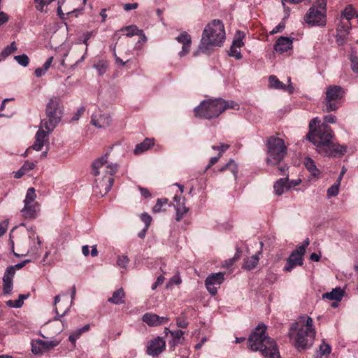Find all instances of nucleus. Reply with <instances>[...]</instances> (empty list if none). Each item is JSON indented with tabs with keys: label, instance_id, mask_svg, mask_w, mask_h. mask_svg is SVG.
Returning a JSON list of instances; mask_svg holds the SVG:
<instances>
[{
	"label": "nucleus",
	"instance_id": "f257e3e1",
	"mask_svg": "<svg viewBox=\"0 0 358 358\" xmlns=\"http://www.w3.org/2000/svg\"><path fill=\"white\" fill-rule=\"evenodd\" d=\"M62 115L63 106L60 97H51L45 107L46 119L41 120V129L36 134L35 143L32 146L26 150L25 152L22 155H24V157L31 155L34 150H41L44 146V143L46 141V137L59 123Z\"/></svg>",
	"mask_w": 358,
	"mask_h": 358
},
{
	"label": "nucleus",
	"instance_id": "f03ea898",
	"mask_svg": "<svg viewBox=\"0 0 358 358\" xmlns=\"http://www.w3.org/2000/svg\"><path fill=\"white\" fill-rule=\"evenodd\" d=\"M117 169V164L109 162L106 158H96L92 162V173L94 176L103 174L102 178L96 179L93 187L94 193L96 196L103 197L110 190L114 181L113 176Z\"/></svg>",
	"mask_w": 358,
	"mask_h": 358
},
{
	"label": "nucleus",
	"instance_id": "7ed1b4c3",
	"mask_svg": "<svg viewBox=\"0 0 358 358\" xmlns=\"http://www.w3.org/2000/svg\"><path fill=\"white\" fill-rule=\"evenodd\" d=\"M313 325V320L308 316H301L299 322L292 324L289 336L294 338V345L298 350H306L313 345L315 336Z\"/></svg>",
	"mask_w": 358,
	"mask_h": 358
},
{
	"label": "nucleus",
	"instance_id": "20e7f679",
	"mask_svg": "<svg viewBox=\"0 0 358 358\" xmlns=\"http://www.w3.org/2000/svg\"><path fill=\"white\" fill-rule=\"evenodd\" d=\"M266 326L259 324L248 338V348L260 351L265 358H280L275 341L266 335Z\"/></svg>",
	"mask_w": 358,
	"mask_h": 358
},
{
	"label": "nucleus",
	"instance_id": "39448f33",
	"mask_svg": "<svg viewBox=\"0 0 358 358\" xmlns=\"http://www.w3.org/2000/svg\"><path fill=\"white\" fill-rule=\"evenodd\" d=\"M225 39V31L222 22L220 20H213L208 23L202 34L198 52L208 53L213 47H220Z\"/></svg>",
	"mask_w": 358,
	"mask_h": 358
},
{
	"label": "nucleus",
	"instance_id": "423d86ee",
	"mask_svg": "<svg viewBox=\"0 0 358 358\" xmlns=\"http://www.w3.org/2000/svg\"><path fill=\"white\" fill-rule=\"evenodd\" d=\"M228 108L239 109L238 103L234 101H225L222 99L203 101L194 108L195 115L203 119H211L218 117Z\"/></svg>",
	"mask_w": 358,
	"mask_h": 358
},
{
	"label": "nucleus",
	"instance_id": "0eeeda50",
	"mask_svg": "<svg viewBox=\"0 0 358 358\" xmlns=\"http://www.w3.org/2000/svg\"><path fill=\"white\" fill-rule=\"evenodd\" d=\"M334 137L331 128L325 123L317 126L313 131H309L306 135L307 139L312 142L317 148L318 153L322 154L323 150Z\"/></svg>",
	"mask_w": 358,
	"mask_h": 358
},
{
	"label": "nucleus",
	"instance_id": "6e6552de",
	"mask_svg": "<svg viewBox=\"0 0 358 358\" xmlns=\"http://www.w3.org/2000/svg\"><path fill=\"white\" fill-rule=\"evenodd\" d=\"M344 90L339 85H330L325 92V96L322 101L324 104L323 111L329 113L336 110L341 104V101L344 96Z\"/></svg>",
	"mask_w": 358,
	"mask_h": 358
},
{
	"label": "nucleus",
	"instance_id": "1a4fd4ad",
	"mask_svg": "<svg viewBox=\"0 0 358 358\" xmlns=\"http://www.w3.org/2000/svg\"><path fill=\"white\" fill-rule=\"evenodd\" d=\"M327 0H317L306 14L305 20L311 25L324 26L326 24Z\"/></svg>",
	"mask_w": 358,
	"mask_h": 358
},
{
	"label": "nucleus",
	"instance_id": "9d476101",
	"mask_svg": "<svg viewBox=\"0 0 358 358\" xmlns=\"http://www.w3.org/2000/svg\"><path fill=\"white\" fill-rule=\"evenodd\" d=\"M268 152L270 155L278 157H285L287 155V148L283 139L272 136H270L266 142Z\"/></svg>",
	"mask_w": 358,
	"mask_h": 358
},
{
	"label": "nucleus",
	"instance_id": "9b49d317",
	"mask_svg": "<svg viewBox=\"0 0 358 358\" xmlns=\"http://www.w3.org/2000/svg\"><path fill=\"white\" fill-rule=\"evenodd\" d=\"M224 273L218 272L210 274L205 280V285L208 292L212 295H216L217 289L224 280Z\"/></svg>",
	"mask_w": 358,
	"mask_h": 358
},
{
	"label": "nucleus",
	"instance_id": "f8f14e48",
	"mask_svg": "<svg viewBox=\"0 0 358 358\" xmlns=\"http://www.w3.org/2000/svg\"><path fill=\"white\" fill-rule=\"evenodd\" d=\"M303 250L302 247H297L295 250L292 252L284 267L285 271L290 272L295 266L303 265V256L305 254L303 252Z\"/></svg>",
	"mask_w": 358,
	"mask_h": 358
},
{
	"label": "nucleus",
	"instance_id": "ddd939ff",
	"mask_svg": "<svg viewBox=\"0 0 358 358\" xmlns=\"http://www.w3.org/2000/svg\"><path fill=\"white\" fill-rule=\"evenodd\" d=\"M59 341H45L43 340H33L31 341V351L35 355L42 354L58 345Z\"/></svg>",
	"mask_w": 358,
	"mask_h": 358
},
{
	"label": "nucleus",
	"instance_id": "4468645a",
	"mask_svg": "<svg viewBox=\"0 0 358 358\" xmlns=\"http://www.w3.org/2000/svg\"><path fill=\"white\" fill-rule=\"evenodd\" d=\"M166 342L159 336L151 340L147 346V353L152 357H157L165 349Z\"/></svg>",
	"mask_w": 358,
	"mask_h": 358
},
{
	"label": "nucleus",
	"instance_id": "2eb2a0df",
	"mask_svg": "<svg viewBox=\"0 0 358 358\" xmlns=\"http://www.w3.org/2000/svg\"><path fill=\"white\" fill-rule=\"evenodd\" d=\"M351 29V23L350 22H341L336 29V41L339 45L345 43L347 36Z\"/></svg>",
	"mask_w": 358,
	"mask_h": 358
},
{
	"label": "nucleus",
	"instance_id": "dca6fc26",
	"mask_svg": "<svg viewBox=\"0 0 358 358\" xmlns=\"http://www.w3.org/2000/svg\"><path fill=\"white\" fill-rule=\"evenodd\" d=\"M59 302L60 295H57L54 301L55 311L57 314L55 320H59L61 317L64 316L69 310L71 304L68 300L63 301L61 304L58 305Z\"/></svg>",
	"mask_w": 358,
	"mask_h": 358
},
{
	"label": "nucleus",
	"instance_id": "f3484780",
	"mask_svg": "<svg viewBox=\"0 0 358 358\" xmlns=\"http://www.w3.org/2000/svg\"><path fill=\"white\" fill-rule=\"evenodd\" d=\"M176 41L182 45V50L179 53L180 56L182 57L187 55L189 52L192 43L190 35L186 31H182L176 37Z\"/></svg>",
	"mask_w": 358,
	"mask_h": 358
},
{
	"label": "nucleus",
	"instance_id": "a211bd4d",
	"mask_svg": "<svg viewBox=\"0 0 358 358\" xmlns=\"http://www.w3.org/2000/svg\"><path fill=\"white\" fill-rule=\"evenodd\" d=\"M110 117L108 114H93L91 123L98 128H106L110 124Z\"/></svg>",
	"mask_w": 358,
	"mask_h": 358
},
{
	"label": "nucleus",
	"instance_id": "6ab92c4d",
	"mask_svg": "<svg viewBox=\"0 0 358 358\" xmlns=\"http://www.w3.org/2000/svg\"><path fill=\"white\" fill-rule=\"evenodd\" d=\"M292 48V40L289 37L280 36L274 44L275 51L283 53Z\"/></svg>",
	"mask_w": 358,
	"mask_h": 358
},
{
	"label": "nucleus",
	"instance_id": "aec40b11",
	"mask_svg": "<svg viewBox=\"0 0 358 358\" xmlns=\"http://www.w3.org/2000/svg\"><path fill=\"white\" fill-rule=\"evenodd\" d=\"M142 320L149 326H158L166 323L168 318L165 317H159V315L153 313H145Z\"/></svg>",
	"mask_w": 358,
	"mask_h": 358
},
{
	"label": "nucleus",
	"instance_id": "412c9836",
	"mask_svg": "<svg viewBox=\"0 0 358 358\" xmlns=\"http://www.w3.org/2000/svg\"><path fill=\"white\" fill-rule=\"evenodd\" d=\"M347 152V147L343 145H340L338 143H334L331 141L328 143V146L325 147V148L322 151V154L324 152L327 155H344Z\"/></svg>",
	"mask_w": 358,
	"mask_h": 358
},
{
	"label": "nucleus",
	"instance_id": "4be33fe9",
	"mask_svg": "<svg viewBox=\"0 0 358 358\" xmlns=\"http://www.w3.org/2000/svg\"><path fill=\"white\" fill-rule=\"evenodd\" d=\"M155 144L154 138H146L142 143L136 145L134 150L135 155H142L144 152L150 149Z\"/></svg>",
	"mask_w": 358,
	"mask_h": 358
},
{
	"label": "nucleus",
	"instance_id": "5701e85b",
	"mask_svg": "<svg viewBox=\"0 0 358 358\" xmlns=\"http://www.w3.org/2000/svg\"><path fill=\"white\" fill-rule=\"evenodd\" d=\"M243 44L244 43L241 37L234 39L229 51V55L230 57H235L236 59H241L242 55L241 53L240 48L243 45Z\"/></svg>",
	"mask_w": 358,
	"mask_h": 358
},
{
	"label": "nucleus",
	"instance_id": "b1692460",
	"mask_svg": "<svg viewBox=\"0 0 358 358\" xmlns=\"http://www.w3.org/2000/svg\"><path fill=\"white\" fill-rule=\"evenodd\" d=\"M38 210V205L37 203L24 204V208L21 212L22 215L26 218H35Z\"/></svg>",
	"mask_w": 358,
	"mask_h": 358
},
{
	"label": "nucleus",
	"instance_id": "393cba45",
	"mask_svg": "<svg viewBox=\"0 0 358 358\" xmlns=\"http://www.w3.org/2000/svg\"><path fill=\"white\" fill-rule=\"evenodd\" d=\"M343 294L344 292L341 287H336L333 289L331 292L323 294L322 298L340 301L343 298Z\"/></svg>",
	"mask_w": 358,
	"mask_h": 358
},
{
	"label": "nucleus",
	"instance_id": "a878e982",
	"mask_svg": "<svg viewBox=\"0 0 358 358\" xmlns=\"http://www.w3.org/2000/svg\"><path fill=\"white\" fill-rule=\"evenodd\" d=\"M36 166L35 162L31 161H27L22 165L20 170L15 173L14 177L15 178H20L24 175L29 173V171L32 170Z\"/></svg>",
	"mask_w": 358,
	"mask_h": 358
},
{
	"label": "nucleus",
	"instance_id": "bb28decb",
	"mask_svg": "<svg viewBox=\"0 0 358 358\" xmlns=\"http://www.w3.org/2000/svg\"><path fill=\"white\" fill-rule=\"evenodd\" d=\"M303 163L311 176L314 178H318L320 175V171L317 168L312 158H306Z\"/></svg>",
	"mask_w": 358,
	"mask_h": 358
},
{
	"label": "nucleus",
	"instance_id": "cd10ccee",
	"mask_svg": "<svg viewBox=\"0 0 358 358\" xmlns=\"http://www.w3.org/2000/svg\"><path fill=\"white\" fill-rule=\"evenodd\" d=\"M331 352V346L324 341L320 345L319 350L316 352L315 358H327Z\"/></svg>",
	"mask_w": 358,
	"mask_h": 358
},
{
	"label": "nucleus",
	"instance_id": "c85d7f7f",
	"mask_svg": "<svg viewBox=\"0 0 358 358\" xmlns=\"http://www.w3.org/2000/svg\"><path fill=\"white\" fill-rule=\"evenodd\" d=\"M124 297V292L123 289L120 288L116 291H115L113 294L112 297L108 299V301L115 303V304H122L124 303V301L123 298Z\"/></svg>",
	"mask_w": 358,
	"mask_h": 358
},
{
	"label": "nucleus",
	"instance_id": "c756f323",
	"mask_svg": "<svg viewBox=\"0 0 358 358\" xmlns=\"http://www.w3.org/2000/svg\"><path fill=\"white\" fill-rule=\"evenodd\" d=\"M288 180V178L286 177L285 178H280L279 179L274 185V189L275 192V194L277 195H281L284 192L285 189L287 188V182Z\"/></svg>",
	"mask_w": 358,
	"mask_h": 358
},
{
	"label": "nucleus",
	"instance_id": "7c9ffc66",
	"mask_svg": "<svg viewBox=\"0 0 358 358\" xmlns=\"http://www.w3.org/2000/svg\"><path fill=\"white\" fill-rule=\"evenodd\" d=\"M172 341H170V345L176 346L181 343L182 340H184L183 335L184 331L182 330L170 331Z\"/></svg>",
	"mask_w": 358,
	"mask_h": 358
},
{
	"label": "nucleus",
	"instance_id": "2f4dec72",
	"mask_svg": "<svg viewBox=\"0 0 358 358\" xmlns=\"http://www.w3.org/2000/svg\"><path fill=\"white\" fill-rule=\"evenodd\" d=\"M281 159L282 158H267V164L270 165H278V170L282 175H285L288 166L286 164H281Z\"/></svg>",
	"mask_w": 358,
	"mask_h": 358
},
{
	"label": "nucleus",
	"instance_id": "473e14b6",
	"mask_svg": "<svg viewBox=\"0 0 358 358\" xmlns=\"http://www.w3.org/2000/svg\"><path fill=\"white\" fill-rule=\"evenodd\" d=\"M89 329L90 324H86L83 327L76 329L75 331L70 334L69 337V341L75 345L76 340L80 336V335L84 332L88 331Z\"/></svg>",
	"mask_w": 358,
	"mask_h": 358
},
{
	"label": "nucleus",
	"instance_id": "72a5a7b5",
	"mask_svg": "<svg viewBox=\"0 0 358 358\" xmlns=\"http://www.w3.org/2000/svg\"><path fill=\"white\" fill-rule=\"evenodd\" d=\"M270 87L274 89H280L283 90H287V86L282 82H280L275 76H271L268 78Z\"/></svg>",
	"mask_w": 358,
	"mask_h": 358
},
{
	"label": "nucleus",
	"instance_id": "f704fd0d",
	"mask_svg": "<svg viewBox=\"0 0 358 358\" xmlns=\"http://www.w3.org/2000/svg\"><path fill=\"white\" fill-rule=\"evenodd\" d=\"M259 255L255 254L245 260L244 267L248 270L255 268L259 262Z\"/></svg>",
	"mask_w": 358,
	"mask_h": 358
},
{
	"label": "nucleus",
	"instance_id": "c9c22d12",
	"mask_svg": "<svg viewBox=\"0 0 358 358\" xmlns=\"http://www.w3.org/2000/svg\"><path fill=\"white\" fill-rule=\"evenodd\" d=\"M175 208H176V220L178 222L187 213L188 208L185 206V203L176 204L175 205Z\"/></svg>",
	"mask_w": 358,
	"mask_h": 358
},
{
	"label": "nucleus",
	"instance_id": "e433bc0d",
	"mask_svg": "<svg viewBox=\"0 0 358 358\" xmlns=\"http://www.w3.org/2000/svg\"><path fill=\"white\" fill-rule=\"evenodd\" d=\"M94 68L96 69L99 76L104 74L108 66V62L106 60H99L93 65Z\"/></svg>",
	"mask_w": 358,
	"mask_h": 358
},
{
	"label": "nucleus",
	"instance_id": "4c0bfd02",
	"mask_svg": "<svg viewBox=\"0 0 358 358\" xmlns=\"http://www.w3.org/2000/svg\"><path fill=\"white\" fill-rule=\"evenodd\" d=\"M225 170H229L236 178L238 169L234 160H230L225 166L218 169L219 171H224Z\"/></svg>",
	"mask_w": 358,
	"mask_h": 358
},
{
	"label": "nucleus",
	"instance_id": "58836bf2",
	"mask_svg": "<svg viewBox=\"0 0 358 358\" xmlns=\"http://www.w3.org/2000/svg\"><path fill=\"white\" fill-rule=\"evenodd\" d=\"M122 31H127L126 36L127 37H131L137 35L141 32V29H139L136 25H130L125 27L121 29Z\"/></svg>",
	"mask_w": 358,
	"mask_h": 358
},
{
	"label": "nucleus",
	"instance_id": "ea45409f",
	"mask_svg": "<svg viewBox=\"0 0 358 358\" xmlns=\"http://www.w3.org/2000/svg\"><path fill=\"white\" fill-rule=\"evenodd\" d=\"M36 198V194L35 192V189L34 187H29L26 194L25 199L24 200V203L27 205V203H34Z\"/></svg>",
	"mask_w": 358,
	"mask_h": 358
},
{
	"label": "nucleus",
	"instance_id": "a19ab883",
	"mask_svg": "<svg viewBox=\"0 0 358 358\" xmlns=\"http://www.w3.org/2000/svg\"><path fill=\"white\" fill-rule=\"evenodd\" d=\"M355 15L356 13L350 5L348 6L342 13V16L344 17L346 20L345 22H350V20H352Z\"/></svg>",
	"mask_w": 358,
	"mask_h": 358
},
{
	"label": "nucleus",
	"instance_id": "79ce46f5",
	"mask_svg": "<svg viewBox=\"0 0 358 358\" xmlns=\"http://www.w3.org/2000/svg\"><path fill=\"white\" fill-rule=\"evenodd\" d=\"M13 289V280L8 279V277L3 278V292L4 294H10Z\"/></svg>",
	"mask_w": 358,
	"mask_h": 358
},
{
	"label": "nucleus",
	"instance_id": "37998d69",
	"mask_svg": "<svg viewBox=\"0 0 358 358\" xmlns=\"http://www.w3.org/2000/svg\"><path fill=\"white\" fill-rule=\"evenodd\" d=\"M36 3V8L40 12L45 11V6L50 4L55 0H34Z\"/></svg>",
	"mask_w": 358,
	"mask_h": 358
},
{
	"label": "nucleus",
	"instance_id": "c03bdc74",
	"mask_svg": "<svg viewBox=\"0 0 358 358\" xmlns=\"http://www.w3.org/2000/svg\"><path fill=\"white\" fill-rule=\"evenodd\" d=\"M168 203V199L163 198V199H158L157 201L156 204L153 206L152 210L154 213H159L162 210V207L166 206Z\"/></svg>",
	"mask_w": 358,
	"mask_h": 358
},
{
	"label": "nucleus",
	"instance_id": "a18cd8bd",
	"mask_svg": "<svg viewBox=\"0 0 358 358\" xmlns=\"http://www.w3.org/2000/svg\"><path fill=\"white\" fill-rule=\"evenodd\" d=\"M17 50V46L15 42H12L10 45L6 46L3 48L1 52V56L3 57H6L12 54Z\"/></svg>",
	"mask_w": 358,
	"mask_h": 358
},
{
	"label": "nucleus",
	"instance_id": "49530a36",
	"mask_svg": "<svg viewBox=\"0 0 358 358\" xmlns=\"http://www.w3.org/2000/svg\"><path fill=\"white\" fill-rule=\"evenodd\" d=\"M339 182L334 183L333 185H331L328 189H327V196L329 197L336 196L338 195L339 192V187H340Z\"/></svg>",
	"mask_w": 358,
	"mask_h": 358
},
{
	"label": "nucleus",
	"instance_id": "de8ad7c7",
	"mask_svg": "<svg viewBox=\"0 0 358 358\" xmlns=\"http://www.w3.org/2000/svg\"><path fill=\"white\" fill-rule=\"evenodd\" d=\"M14 59L17 61V62L20 65H21L24 67L27 66L29 62V59L28 56L25 54L15 56Z\"/></svg>",
	"mask_w": 358,
	"mask_h": 358
},
{
	"label": "nucleus",
	"instance_id": "09e8293b",
	"mask_svg": "<svg viewBox=\"0 0 358 358\" xmlns=\"http://www.w3.org/2000/svg\"><path fill=\"white\" fill-rule=\"evenodd\" d=\"M129 262V259L128 258L127 256H118L117 258V264L121 268H126L128 266Z\"/></svg>",
	"mask_w": 358,
	"mask_h": 358
},
{
	"label": "nucleus",
	"instance_id": "8fccbe9b",
	"mask_svg": "<svg viewBox=\"0 0 358 358\" xmlns=\"http://www.w3.org/2000/svg\"><path fill=\"white\" fill-rule=\"evenodd\" d=\"M182 282L181 278L178 273H176L166 284V287L169 288L173 285H180Z\"/></svg>",
	"mask_w": 358,
	"mask_h": 358
},
{
	"label": "nucleus",
	"instance_id": "3c124183",
	"mask_svg": "<svg viewBox=\"0 0 358 358\" xmlns=\"http://www.w3.org/2000/svg\"><path fill=\"white\" fill-rule=\"evenodd\" d=\"M15 267L14 266H8L6 270V272L3 275V278H6L8 277V279H10V280H13V278L15 275Z\"/></svg>",
	"mask_w": 358,
	"mask_h": 358
},
{
	"label": "nucleus",
	"instance_id": "603ef678",
	"mask_svg": "<svg viewBox=\"0 0 358 358\" xmlns=\"http://www.w3.org/2000/svg\"><path fill=\"white\" fill-rule=\"evenodd\" d=\"M228 144H220V145H213L212 148L218 151V155H222L228 148Z\"/></svg>",
	"mask_w": 358,
	"mask_h": 358
},
{
	"label": "nucleus",
	"instance_id": "864d4df0",
	"mask_svg": "<svg viewBox=\"0 0 358 358\" xmlns=\"http://www.w3.org/2000/svg\"><path fill=\"white\" fill-rule=\"evenodd\" d=\"M6 304L11 308H20L23 305L22 302H21L19 299L16 300H8L6 301Z\"/></svg>",
	"mask_w": 358,
	"mask_h": 358
},
{
	"label": "nucleus",
	"instance_id": "5fc2aeb1",
	"mask_svg": "<svg viewBox=\"0 0 358 358\" xmlns=\"http://www.w3.org/2000/svg\"><path fill=\"white\" fill-rule=\"evenodd\" d=\"M92 33H93L92 31H87L85 34H84V35L83 36V39H80V43H83L86 45L85 52L87 51V46H88L87 41L91 38Z\"/></svg>",
	"mask_w": 358,
	"mask_h": 358
},
{
	"label": "nucleus",
	"instance_id": "6e6d98bb",
	"mask_svg": "<svg viewBox=\"0 0 358 358\" xmlns=\"http://www.w3.org/2000/svg\"><path fill=\"white\" fill-rule=\"evenodd\" d=\"M141 218V220L145 223V227L148 228L152 220L151 216L147 213H143Z\"/></svg>",
	"mask_w": 358,
	"mask_h": 358
},
{
	"label": "nucleus",
	"instance_id": "4d7b16f0",
	"mask_svg": "<svg viewBox=\"0 0 358 358\" xmlns=\"http://www.w3.org/2000/svg\"><path fill=\"white\" fill-rule=\"evenodd\" d=\"M285 27V22H280L276 27H275L272 31L270 32L271 34H275L278 32H281Z\"/></svg>",
	"mask_w": 358,
	"mask_h": 358
},
{
	"label": "nucleus",
	"instance_id": "13d9d810",
	"mask_svg": "<svg viewBox=\"0 0 358 358\" xmlns=\"http://www.w3.org/2000/svg\"><path fill=\"white\" fill-rule=\"evenodd\" d=\"M352 69L354 72L358 73V57L355 56L351 57Z\"/></svg>",
	"mask_w": 358,
	"mask_h": 358
},
{
	"label": "nucleus",
	"instance_id": "bf43d9fd",
	"mask_svg": "<svg viewBox=\"0 0 358 358\" xmlns=\"http://www.w3.org/2000/svg\"><path fill=\"white\" fill-rule=\"evenodd\" d=\"M320 122V120L318 117H315L312 119L309 122V131H313L317 128V124Z\"/></svg>",
	"mask_w": 358,
	"mask_h": 358
},
{
	"label": "nucleus",
	"instance_id": "052dcab7",
	"mask_svg": "<svg viewBox=\"0 0 358 358\" xmlns=\"http://www.w3.org/2000/svg\"><path fill=\"white\" fill-rule=\"evenodd\" d=\"M8 224V221L7 220L0 222V237L2 236L6 233Z\"/></svg>",
	"mask_w": 358,
	"mask_h": 358
},
{
	"label": "nucleus",
	"instance_id": "680f3d73",
	"mask_svg": "<svg viewBox=\"0 0 358 358\" xmlns=\"http://www.w3.org/2000/svg\"><path fill=\"white\" fill-rule=\"evenodd\" d=\"M64 2V0H59L58 1V8L57 10V13L61 19H64V13H63L62 9V6L63 5Z\"/></svg>",
	"mask_w": 358,
	"mask_h": 358
},
{
	"label": "nucleus",
	"instance_id": "e2e57ef3",
	"mask_svg": "<svg viewBox=\"0 0 358 358\" xmlns=\"http://www.w3.org/2000/svg\"><path fill=\"white\" fill-rule=\"evenodd\" d=\"M138 4L137 3H129L124 5V9L126 11H129L138 8Z\"/></svg>",
	"mask_w": 358,
	"mask_h": 358
},
{
	"label": "nucleus",
	"instance_id": "0e129e2a",
	"mask_svg": "<svg viewBox=\"0 0 358 358\" xmlns=\"http://www.w3.org/2000/svg\"><path fill=\"white\" fill-rule=\"evenodd\" d=\"M324 120L327 123H335L336 121V117L332 114L325 115Z\"/></svg>",
	"mask_w": 358,
	"mask_h": 358
},
{
	"label": "nucleus",
	"instance_id": "69168bd1",
	"mask_svg": "<svg viewBox=\"0 0 358 358\" xmlns=\"http://www.w3.org/2000/svg\"><path fill=\"white\" fill-rule=\"evenodd\" d=\"M164 278L162 275H160L157 278L156 282L152 285V289H155L159 285H162L164 282Z\"/></svg>",
	"mask_w": 358,
	"mask_h": 358
},
{
	"label": "nucleus",
	"instance_id": "338daca9",
	"mask_svg": "<svg viewBox=\"0 0 358 358\" xmlns=\"http://www.w3.org/2000/svg\"><path fill=\"white\" fill-rule=\"evenodd\" d=\"M46 72H47V71L44 70L43 67H41V68L36 69L34 73L36 77L40 78L42 76L45 75Z\"/></svg>",
	"mask_w": 358,
	"mask_h": 358
},
{
	"label": "nucleus",
	"instance_id": "774afa93",
	"mask_svg": "<svg viewBox=\"0 0 358 358\" xmlns=\"http://www.w3.org/2000/svg\"><path fill=\"white\" fill-rule=\"evenodd\" d=\"M85 110V109L84 107L80 108L78 110L77 113L73 115L72 120H78L80 118V117L84 113Z\"/></svg>",
	"mask_w": 358,
	"mask_h": 358
}]
</instances>
